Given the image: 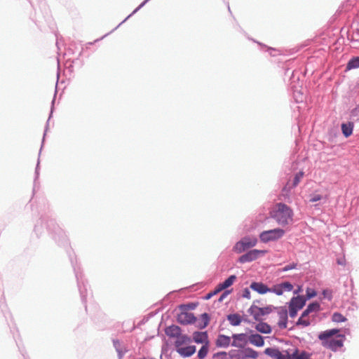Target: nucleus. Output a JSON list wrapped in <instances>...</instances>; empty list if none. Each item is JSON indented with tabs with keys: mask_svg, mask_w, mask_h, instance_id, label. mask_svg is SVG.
Instances as JSON below:
<instances>
[{
	"mask_svg": "<svg viewBox=\"0 0 359 359\" xmlns=\"http://www.w3.org/2000/svg\"><path fill=\"white\" fill-rule=\"evenodd\" d=\"M214 358L218 359H226L227 353L226 352H219L214 355Z\"/></svg>",
	"mask_w": 359,
	"mask_h": 359,
	"instance_id": "obj_36",
	"label": "nucleus"
},
{
	"mask_svg": "<svg viewBox=\"0 0 359 359\" xmlns=\"http://www.w3.org/2000/svg\"><path fill=\"white\" fill-rule=\"evenodd\" d=\"M296 266H297V264H295V263H292V264H288V265H287V266H284V267L281 269V271H289V270H292V269H295V268H296Z\"/></svg>",
	"mask_w": 359,
	"mask_h": 359,
	"instance_id": "obj_39",
	"label": "nucleus"
},
{
	"mask_svg": "<svg viewBox=\"0 0 359 359\" xmlns=\"http://www.w3.org/2000/svg\"><path fill=\"white\" fill-rule=\"evenodd\" d=\"M264 353L271 358L278 359V356L280 355L281 351L277 348H267L265 349Z\"/></svg>",
	"mask_w": 359,
	"mask_h": 359,
	"instance_id": "obj_25",
	"label": "nucleus"
},
{
	"mask_svg": "<svg viewBox=\"0 0 359 359\" xmlns=\"http://www.w3.org/2000/svg\"><path fill=\"white\" fill-rule=\"evenodd\" d=\"M270 215L280 225H287L292 221V210L282 203H276L272 208Z\"/></svg>",
	"mask_w": 359,
	"mask_h": 359,
	"instance_id": "obj_2",
	"label": "nucleus"
},
{
	"mask_svg": "<svg viewBox=\"0 0 359 359\" xmlns=\"http://www.w3.org/2000/svg\"><path fill=\"white\" fill-rule=\"evenodd\" d=\"M249 311L256 320H258L259 318V317L262 316L259 311L256 310V309H252V306L250 308Z\"/></svg>",
	"mask_w": 359,
	"mask_h": 359,
	"instance_id": "obj_34",
	"label": "nucleus"
},
{
	"mask_svg": "<svg viewBox=\"0 0 359 359\" xmlns=\"http://www.w3.org/2000/svg\"><path fill=\"white\" fill-rule=\"evenodd\" d=\"M249 342L257 347H262L264 345V338L258 334H252L248 337Z\"/></svg>",
	"mask_w": 359,
	"mask_h": 359,
	"instance_id": "obj_14",
	"label": "nucleus"
},
{
	"mask_svg": "<svg viewBox=\"0 0 359 359\" xmlns=\"http://www.w3.org/2000/svg\"><path fill=\"white\" fill-rule=\"evenodd\" d=\"M193 339L196 343L208 344V335L206 332H196L194 333Z\"/></svg>",
	"mask_w": 359,
	"mask_h": 359,
	"instance_id": "obj_21",
	"label": "nucleus"
},
{
	"mask_svg": "<svg viewBox=\"0 0 359 359\" xmlns=\"http://www.w3.org/2000/svg\"><path fill=\"white\" fill-rule=\"evenodd\" d=\"M250 288L254 291L257 292L259 294H265L269 292L270 288H269L266 285L260 282H253L250 285Z\"/></svg>",
	"mask_w": 359,
	"mask_h": 359,
	"instance_id": "obj_12",
	"label": "nucleus"
},
{
	"mask_svg": "<svg viewBox=\"0 0 359 359\" xmlns=\"http://www.w3.org/2000/svg\"><path fill=\"white\" fill-rule=\"evenodd\" d=\"M255 329L263 334H269L271 332V327L266 323H257L255 326Z\"/></svg>",
	"mask_w": 359,
	"mask_h": 359,
	"instance_id": "obj_23",
	"label": "nucleus"
},
{
	"mask_svg": "<svg viewBox=\"0 0 359 359\" xmlns=\"http://www.w3.org/2000/svg\"><path fill=\"white\" fill-rule=\"evenodd\" d=\"M316 294H316V291L314 290L309 289V288H308L306 290V297H307L308 299H311L312 297H314L316 296Z\"/></svg>",
	"mask_w": 359,
	"mask_h": 359,
	"instance_id": "obj_37",
	"label": "nucleus"
},
{
	"mask_svg": "<svg viewBox=\"0 0 359 359\" xmlns=\"http://www.w3.org/2000/svg\"><path fill=\"white\" fill-rule=\"evenodd\" d=\"M233 341L231 345L237 348L243 347L248 342L245 334H234L232 335Z\"/></svg>",
	"mask_w": 359,
	"mask_h": 359,
	"instance_id": "obj_8",
	"label": "nucleus"
},
{
	"mask_svg": "<svg viewBox=\"0 0 359 359\" xmlns=\"http://www.w3.org/2000/svg\"><path fill=\"white\" fill-rule=\"evenodd\" d=\"M177 320L183 325L197 323L196 318L193 313L189 312H182L178 315Z\"/></svg>",
	"mask_w": 359,
	"mask_h": 359,
	"instance_id": "obj_7",
	"label": "nucleus"
},
{
	"mask_svg": "<svg viewBox=\"0 0 359 359\" xmlns=\"http://www.w3.org/2000/svg\"><path fill=\"white\" fill-rule=\"evenodd\" d=\"M208 344H204L198 353V357L199 359H203L208 354Z\"/></svg>",
	"mask_w": 359,
	"mask_h": 359,
	"instance_id": "obj_29",
	"label": "nucleus"
},
{
	"mask_svg": "<svg viewBox=\"0 0 359 359\" xmlns=\"http://www.w3.org/2000/svg\"><path fill=\"white\" fill-rule=\"evenodd\" d=\"M320 306L318 302H313L310 304L306 309L303 312V316H309L311 314H315V318L316 317L317 313L320 311Z\"/></svg>",
	"mask_w": 359,
	"mask_h": 359,
	"instance_id": "obj_15",
	"label": "nucleus"
},
{
	"mask_svg": "<svg viewBox=\"0 0 359 359\" xmlns=\"http://www.w3.org/2000/svg\"><path fill=\"white\" fill-rule=\"evenodd\" d=\"M306 303V299L303 296H297L292 297L290 302L289 305L299 310L302 309Z\"/></svg>",
	"mask_w": 359,
	"mask_h": 359,
	"instance_id": "obj_11",
	"label": "nucleus"
},
{
	"mask_svg": "<svg viewBox=\"0 0 359 359\" xmlns=\"http://www.w3.org/2000/svg\"><path fill=\"white\" fill-rule=\"evenodd\" d=\"M292 354L290 355L288 351H283L280 353V355L278 356V359H291Z\"/></svg>",
	"mask_w": 359,
	"mask_h": 359,
	"instance_id": "obj_35",
	"label": "nucleus"
},
{
	"mask_svg": "<svg viewBox=\"0 0 359 359\" xmlns=\"http://www.w3.org/2000/svg\"><path fill=\"white\" fill-rule=\"evenodd\" d=\"M243 297L247 299H250V292L248 288L243 290Z\"/></svg>",
	"mask_w": 359,
	"mask_h": 359,
	"instance_id": "obj_42",
	"label": "nucleus"
},
{
	"mask_svg": "<svg viewBox=\"0 0 359 359\" xmlns=\"http://www.w3.org/2000/svg\"><path fill=\"white\" fill-rule=\"evenodd\" d=\"M338 329H332L325 330L318 335V339L321 341L322 345L333 351L343 346L344 335L338 334L337 338L333 337L339 333Z\"/></svg>",
	"mask_w": 359,
	"mask_h": 359,
	"instance_id": "obj_1",
	"label": "nucleus"
},
{
	"mask_svg": "<svg viewBox=\"0 0 359 359\" xmlns=\"http://www.w3.org/2000/svg\"><path fill=\"white\" fill-rule=\"evenodd\" d=\"M315 314L304 316L302 313L297 322V325H302L304 327H307L315 320Z\"/></svg>",
	"mask_w": 359,
	"mask_h": 359,
	"instance_id": "obj_13",
	"label": "nucleus"
},
{
	"mask_svg": "<svg viewBox=\"0 0 359 359\" xmlns=\"http://www.w3.org/2000/svg\"><path fill=\"white\" fill-rule=\"evenodd\" d=\"M359 67V57H353L346 65V69L350 70Z\"/></svg>",
	"mask_w": 359,
	"mask_h": 359,
	"instance_id": "obj_26",
	"label": "nucleus"
},
{
	"mask_svg": "<svg viewBox=\"0 0 359 359\" xmlns=\"http://www.w3.org/2000/svg\"><path fill=\"white\" fill-rule=\"evenodd\" d=\"M308 353L305 351L299 352L298 349H295L294 351L292 353V359H307Z\"/></svg>",
	"mask_w": 359,
	"mask_h": 359,
	"instance_id": "obj_27",
	"label": "nucleus"
},
{
	"mask_svg": "<svg viewBox=\"0 0 359 359\" xmlns=\"http://www.w3.org/2000/svg\"><path fill=\"white\" fill-rule=\"evenodd\" d=\"M321 199H322V196L320 194H316V195L311 196V198H310V202L313 203V202L318 201Z\"/></svg>",
	"mask_w": 359,
	"mask_h": 359,
	"instance_id": "obj_40",
	"label": "nucleus"
},
{
	"mask_svg": "<svg viewBox=\"0 0 359 359\" xmlns=\"http://www.w3.org/2000/svg\"><path fill=\"white\" fill-rule=\"evenodd\" d=\"M278 325L280 329H285L287 323V311L285 308L280 307L278 309Z\"/></svg>",
	"mask_w": 359,
	"mask_h": 359,
	"instance_id": "obj_6",
	"label": "nucleus"
},
{
	"mask_svg": "<svg viewBox=\"0 0 359 359\" xmlns=\"http://www.w3.org/2000/svg\"><path fill=\"white\" fill-rule=\"evenodd\" d=\"M304 172L300 171L298 173H297L294 177L293 182L292 184H290V182L287 183L285 187L283 188V191H286L287 189L290 190L296 186L298 185L302 177H304Z\"/></svg>",
	"mask_w": 359,
	"mask_h": 359,
	"instance_id": "obj_19",
	"label": "nucleus"
},
{
	"mask_svg": "<svg viewBox=\"0 0 359 359\" xmlns=\"http://www.w3.org/2000/svg\"><path fill=\"white\" fill-rule=\"evenodd\" d=\"M230 344L231 337L224 334H219L215 341V344L217 347L226 348Z\"/></svg>",
	"mask_w": 359,
	"mask_h": 359,
	"instance_id": "obj_17",
	"label": "nucleus"
},
{
	"mask_svg": "<svg viewBox=\"0 0 359 359\" xmlns=\"http://www.w3.org/2000/svg\"><path fill=\"white\" fill-rule=\"evenodd\" d=\"M353 123H348L341 125V130L345 137H349L353 133Z\"/></svg>",
	"mask_w": 359,
	"mask_h": 359,
	"instance_id": "obj_24",
	"label": "nucleus"
},
{
	"mask_svg": "<svg viewBox=\"0 0 359 359\" xmlns=\"http://www.w3.org/2000/svg\"><path fill=\"white\" fill-rule=\"evenodd\" d=\"M282 289L284 291H291L293 289V285L289 282H284L280 283Z\"/></svg>",
	"mask_w": 359,
	"mask_h": 359,
	"instance_id": "obj_33",
	"label": "nucleus"
},
{
	"mask_svg": "<svg viewBox=\"0 0 359 359\" xmlns=\"http://www.w3.org/2000/svg\"><path fill=\"white\" fill-rule=\"evenodd\" d=\"M308 359V358H307Z\"/></svg>",
	"mask_w": 359,
	"mask_h": 359,
	"instance_id": "obj_44",
	"label": "nucleus"
},
{
	"mask_svg": "<svg viewBox=\"0 0 359 359\" xmlns=\"http://www.w3.org/2000/svg\"><path fill=\"white\" fill-rule=\"evenodd\" d=\"M332 320L336 323H341L346 320V318L339 313H334L332 315Z\"/></svg>",
	"mask_w": 359,
	"mask_h": 359,
	"instance_id": "obj_30",
	"label": "nucleus"
},
{
	"mask_svg": "<svg viewBox=\"0 0 359 359\" xmlns=\"http://www.w3.org/2000/svg\"><path fill=\"white\" fill-rule=\"evenodd\" d=\"M257 239L255 237H245L237 242L233 247V250L237 253H241L245 250L256 245Z\"/></svg>",
	"mask_w": 359,
	"mask_h": 359,
	"instance_id": "obj_3",
	"label": "nucleus"
},
{
	"mask_svg": "<svg viewBox=\"0 0 359 359\" xmlns=\"http://www.w3.org/2000/svg\"><path fill=\"white\" fill-rule=\"evenodd\" d=\"M257 357L258 353L251 348H245L241 351V358L242 359H255Z\"/></svg>",
	"mask_w": 359,
	"mask_h": 359,
	"instance_id": "obj_16",
	"label": "nucleus"
},
{
	"mask_svg": "<svg viewBox=\"0 0 359 359\" xmlns=\"http://www.w3.org/2000/svg\"><path fill=\"white\" fill-rule=\"evenodd\" d=\"M165 334L170 337L176 338L181 334V330L177 325H171L165 329Z\"/></svg>",
	"mask_w": 359,
	"mask_h": 359,
	"instance_id": "obj_20",
	"label": "nucleus"
},
{
	"mask_svg": "<svg viewBox=\"0 0 359 359\" xmlns=\"http://www.w3.org/2000/svg\"><path fill=\"white\" fill-rule=\"evenodd\" d=\"M252 309H256V310L259 311V312L261 313L262 316H264V315H266V314H269V313L271 312V309L270 307L259 308V307H258L257 306H252Z\"/></svg>",
	"mask_w": 359,
	"mask_h": 359,
	"instance_id": "obj_31",
	"label": "nucleus"
},
{
	"mask_svg": "<svg viewBox=\"0 0 359 359\" xmlns=\"http://www.w3.org/2000/svg\"><path fill=\"white\" fill-rule=\"evenodd\" d=\"M231 293L230 290H226L223 292V294L220 296L219 299V302H222L224 298H226Z\"/></svg>",
	"mask_w": 359,
	"mask_h": 359,
	"instance_id": "obj_41",
	"label": "nucleus"
},
{
	"mask_svg": "<svg viewBox=\"0 0 359 359\" xmlns=\"http://www.w3.org/2000/svg\"><path fill=\"white\" fill-rule=\"evenodd\" d=\"M216 293H214V292H210L208 293L206 297H205V299H209L210 298H211L212 296H213L214 294H215Z\"/></svg>",
	"mask_w": 359,
	"mask_h": 359,
	"instance_id": "obj_43",
	"label": "nucleus"
},
{
	"mask_svg": "<svg viewBox=\"0 0 359 359\" xmlns=\"http://www.w3.org/2000/svg\"><path fill=\"white\" fill-rule=\"evenodd\" d=\"M266 253V250H252L241 256L238 260L241 263L252 262Z\"/></svg>",
	"mask_w": 359,
	"mask_h": 359,
	"instance_id": "obj_5",
	"label": "nucleus"
},
{
	"mask_svg": "<svg viewBox=\"0 0 359 359\" xmlns=\"http://www.w3.org/2000/svg\"><path fill=\"white\" fill-rule=\"evenodd\" d=\"M298 311H299V309H295V308L291 306L290 305H289V313H290V316L291 318L295 317Z\"/></svg>",
	"mask_w": 359,
	"mask_h": 359,
	"instance_id": "obj_38",
	"label": "nucleus"
},
{
	"mask_svg": "<svg viewBox=\"0 0 359 359\" xmlns=\"http://www.w3.org/2000/svg\"><path fill=\"white\" fill-rule=\"evenodd\" d=\"M237 277L236 275L230 276L227 279H226L224 282L220 283L217 285L215 288L214 293H217L223 290L227 289L230 286H231L233 283L236 280Z\"/></svg>",
	"mask_w": 359,
	"mask_h": 359,
	"instance_id": "obj_9",
	"label": "nucleus"
},
{
	"mask_svg": "<svg viewBox=\"0 0 359 359\" xmlns=\"http://www.w3.org/2000/svg\"><path fill=\"white\" fill-rule=\"evenodd\" d=\"M191 342V338L185 334H180L178 337H176V340L175 341V346L178 351L180 348H182L183 346L189 344Z\"/></svg>",
	"mask_w": 359,
	"mask_h": 359,
	"instance_id": "obj_10",
	"label": "nucleus"
},
{
	"mask_svg": "<svg viewBox=\"0 0 359 359\" xmlns=\"http://www.w3.org/2000/svg\"><path fill=\"white\" fill-rule=\"evenodd\" d=\"M227 319L229 321L230 324L233 326L239 325L242 321V318L239 314H229L227 316Z\"/></svg>",
	"mask_w": 359,
	"mask_h": 359,
	"instance_id": "obj_22",
	"label": "nucleus"
},
{
	"mask_svg": "<svg viewBox=\"0 0 359 359\" xmlns=\"http://www.w3.org/2000/svg\"><path fill=\"white\" fill-rule=\"evenodd\" d=\"M210 318L207 313H203L201 315V323H198L197 326L201 328H205L209 323Z\"/></svg>",
	"mask_w": 359,
	"mask_h": 359,
	"instance_id": "obj_28",
	"label": "nucleus"
},
{
	"mask_svg": "<svg viewBox=\"0 0 359 359\" xmlns=\"http://www.w3.org/2000/svg\"><path fill=\"white\" fill-rule=\"evenodd\" d=\"M196 352L195 346H184L178 349L177 353L184 357H189Z\"/></svg>",
	"mask_w": 359,
	"mask_h": 359,
	"instance_id": "obj_18",
	"label": "nucleus"
},
{
	"mask_svg": "<svg viewBox=\"0 0 359 359\" xmlns=\"http://www.w3.org/2000/svg\"><path fill=\"white\" fill-rule=\"evenodd\" d=\"M285 233L284 230L281 229H274L263 231L260 234V239L262 242L266 243L281 238Z\"/></svg>",
	"mask_w": 359,
	"mask_h": 359,
	"instance_id": "obj_4",
	"label": "nucleus"
},
{
	"mask_svg": "<svg viewBox=\"0 0 359 359\" xmlns=\"http://www.w3.org/2000/svg\"><path fill=\"white\" fill-rule=\"evenodd\" d=\"M269 292H272L277 295H281L283 293V290L280 284L276 285L272 288H270Z\"/></svg>",
	"mask_w": 359,
	"mask_h": 359,
	"instance_id": "obj_32",
	"label": "nucleus"
}]
</instances>
